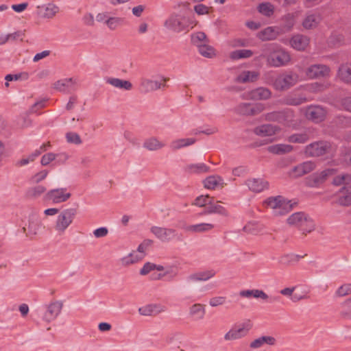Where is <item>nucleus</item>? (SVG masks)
Masks as SVG:
<instances>
[{"mask_svg": "<svg viewBox=\"0 0 351 351\" xmlns=\"http://www.w3.org/2000/svg\"><path fill=\"white\" fill-rule=\"evenodd\" d=\"M197 23L194 14L173 12L164 21V27L173 33L188 32Z\"/></svg>", "mask_w": 351, "mask_h": 351, "instance_id": "nucleus-1", "label": "nucleus"}, {"mask_svg": "<svg viewBox=\"0 0 351 351\" xmlns=\"http://www.w3.org/2000/svg\"><path fill=\"white\" fill-rule=\"evenodd\" d=\"M269 53L265 56L267 63L270 66L280 67L288 64L291 61V56L280 47L275 45L269 46Z\"/></svg>", "mask_w": 351, "mask_h": 351, "instance_id": "nucleus-2", "label": "nucleus"}, {"mask_svg": "<svg viewBox=\"0 0 351 351\" xmlns=\"http://www.w3.org/2000/svg\"><path fill=\"white\" fill-rule=\"evenodd\" d=\"M263 206L267 208L271 209L276 216L285 215L293 208L291 201L281 195L268 197L263 202Z\"/></svg>", "mask_w": 351, "mask_h": 351, "instance_id": "nucleus-3", "label": "nucleus"}, {"mask_svg": "<svg viewBox=\"0 0 351 351\" xmlns=\"http://www.w3.org/2000/svg\"><path fill=\"white\" fill-rule=\"evenodd\" d=\"M77 215V209L69 208L62 210L57 216L54 224L55 231L60 235L64 234L73 223Z\"/></svg>", "mask_w": 351, "mask_h": 351, "instance_id": "nucleus-4", "label": "nucleus"}, {"mask_svg": "<svg viewBox=\"0 0 351 351\" xmlns=\"http://www.w3.org/2000/svg\"><path fill=\"white\" fill-rule=\"evenodd\" d=\"M300 81L298 73L289 71L279 75L274 82L273 86L277 90H287Z\"/></svg>", "mask_w": 351, "mask_h": 351, "instance_id": "nucleus-5", "label": "nucleus"}, {"mask_svg": "<svg viewBox=\"0 0 351 351\" xmlns=\"http://www.w3.org/2000/svg\"><path fill=\"white\" fill-rule=\"evenodd\" d=\"M289 225L300 227L304 232H310L314 228L313 221L302 212L295 213L288 217Z\"/></svg>", "mask_w": 351, "mask_h": 351, "instance_id": "nucleus-6", "label": "nucleus"}, {"mask_svg": "<svg viewBox=\"0 0 351 351\" xmlns=\"http://www.w3.org/2000/svg\"><path fill=\"white\" fill-rule=\"evenodd\" d=\"M62 302L56 300L43 306L42 319L47 323L54 321L60 314L62 309Z\"/></svg>", "mask_w": 351, "mask_h": 351, "instance_id": "nucleus-7", "label": "nucleus"}, {"mask_svg": "<svg viewBox=\"0 0 351 351\" xmlns=\"http://www.w3.org/2000/svg\"><path fill=\"white\" fill-rule=\"evenodd\" d=\"M330 68L323 64H311L304 71L306 76L311 80L328 78L330 76Z\"/></svg>", "mask_w": 351, "mask_h": 351, "instance_id": "nucleus-8", "label": "nucleus"}, {"mask_svg": "<svg viewBox=\"0 0 351 351\" xmlns=\"http://www.w3.org/2000/svg\"><path fill=\"white\" fill-rule=\"evenodd\" d=\"M332 149V145L327 141H318L307 145L305 153L311 157H318L330 153Z\"/></svg>", "mask_w": 351, "mask_h": 351, "instance_id": "nucleus-9", "label": "nucleus"}, {"mask_svg": "<svg viewBox=\"0 0 351 351\" xmlns=\"http://www.w3.org/2000/svg\"><path fill=\"white\" fill-rule=\"evenodd\" d=\"M71 197V193L66 188L53 189L45 195V199L53 204H61L66 202Z\"/></svg>", "mask_w": 351, "mask_h": 351, "instance_id": "nucleus-10", "label": "nucleus"}, {"mask_svg": "<svg viewBox=\"0 0 351 351\" xmlns=\"http://www.w3.org/2000/svg\"><path fill=\"white\" fill-rule=\"evenodd\" d=\"M166 81L167 79L162 76H159L154 80L142 77L140 80V89L145 93L154 91L164 87Z\"/></svg>", "mask_w": 351, "mask_h": 351, "instance_id": "nucleus-11", "label": "nucleus"}, {"mask_svg": "<svg viewBox=\"0 0 351 351\" xmlns=\"http://www.w3.org/2000/svg\"><path fill=\"white\" fill-rule=\"evenodd\" d=\"M265 109V104L261 103H241L236 107V112L244 116H256Z\"/></svg>", "mask_w": 351, "mask_h": 351, "instance_id": "nucleus-12", "label": "nucleus"}, {"mask_svg": "<svg viewBox=\"0 0 351 351\" xmlns=\"http://www.w3.org/2000/svg\"><path fill=\"white\" fill-rule=\"evenodd\" d=\"M334 174V170L326 169L320 172H316L306 179V184L310 187H319L323 184L328 178Z\"/></svg>", "mask_w": 351, "mask_h": 351, "instance_id": "nucleus-13", "label": "nucleus"}, {"mask_svg": "<svg viewBox=\"0 0 351 351\" xmlns=\"http://www.w3.org/2000/svg\"><path fill=\"white\" fill-rule=\"evenodd\" d=\"M199 207H205V213H217L218 210L217 201L208 195H200L197 197L193 204Z\"/></svg>", "mask_w": 351, "mask_h": 351, "instance_id": "nucleus-14", "label": "nucleus"}, {"mask_svg": "<svg viewBox=\"0 0 351 351\" xmlns=\"http://www.w3.org/2000/svg\"><path fill=\"white\" fill-rule=\"evenodd\" d=\"M271 97V90L265 87H258L243 93L242 98L247 100H267Z\"/></svg>", "mask_w": 351, "mask_h": 351, "instance_id": "nucleus-15", "label": "nucleus"}, {"mask_svg": "<svg viewBox=\"0 0 351 351\" xmlns=\"http://www.w3.org/2000/svg\"><path fill=\"white\" fill-rule=\"evenodd\" d=\"M151 232L162 242H169L176 236V232L172 228H166L159 226H152L150 228Z\"/></svg>", "mask_w": 351, "mask_h": 351, "instance_id": "nucleus-16", "label": "nucleus"}, {"mask_svg": "<svg viewBox=\"0 0 351 351\" xmlns=\"http://www.w3.org/2000/svg\"><path fill=\"white\" fill-rule=\"evenodd\" d=\"M326 114V110L320 106H311L306 110V117L315 123L323 121Z\"/></svg>", "mask_w": 351, "mask_h": 351, "instance_id": "nucleus-17", "label": "nucleus"}, {"mask_svg": "<svg viewBox=\"0 0 351 351\" xmlns=\"http://www.w3.org/2000/svg\"><path fill=\"white\" fill-rule=\"evenodd\" d=\"M250 328V324H245L238 327H234L225 335L224 339L227 341H233L241 339L247 335Z\"/></svg>", "mask_w": 351, "mask_h": 351, "instance_id": "nucleus-18", "label": "nucleus"}, {"mask_svg": "<svg viewBox=\"0 0 351 351\" xmlns=\"http://www.w3.org/2000/svg\"><path fill=\"white\" fill-rule=\"evenodd\" d=\"M316 165L311 161H307L294 167L289 172V176L293 178L301 177L313 171Z\"/></svg>", "mask_w": 351, "mask_h": 351, "instance_id": "nucleus-19", "label": "nucleus"}, {"mask_svg": "<svg viewBox=\"0 0 351 351\" xmlns=\"http://www.w3.org/2000/svg\"><path fill=\"white\" fill-rule=\"evenodd\" d=\"M322 21V16L317 12H308L302 21V26L306 30L316 29Z\"/></svg>", "mask_w": 351, "mask_h": 351, "instance_id": "nucleus-20", "label": "nucleus"}, {"mask_svg": "<svg viewBox=\"0 0 351 351\" xmlns=\"http://www.w3.org/2000/svg\"><path fill=\"white\" fill-rule=\"evenodd\" d=\"M281 34L277 26H269L259 31L256 37L261 41H271L276 40Z\"/></svg>", "mask_w": 351, "mask_h": 351, "instance_id": "nucleus-21", "label": "nucleus"}, {"mask_svg": "<svg viewBox=\"0 0 351 351\" xmlns=\"http://www.w3.org/2000/svg\"><path fill=\"white\" fill-rule=\"evenodd\" d=\"M297 20V14L295 12H289L285 14L280 18L281 25L278 27L281 34L291 32Z\"/></svg>", "mask_w": 351, "mask_h": 351, "instance_id": "nucleus-22", "label": "nucleus"}, {"mask_svg": "<svg viewBox=\"0 0 351 351\" xmlns=\"http://www.w3.org/2000/svg\"><path fill=\"white\" fill-rule=\"evenodd\" d=\"M53 87L60 92L69 93L76 89V81L71 77L61 79L56 82Z\"/></svg>", "mask_w": 351, "mask_h": 351, "instance_id": "nucleus-23", "label": "nucleus"}, {"mask_svg": "<svg viewBox=\"0 0 351 351\" xmlns=\"http://www.w3.org/2000/svg\"><path fill=\"white\" fill-rule=\"evenodd\" d=\"M38 14L44 19H53L60 9L58 5L53 3H48L42 5H38Z\"/></svg>", "mask_w": 351, "mask_h": 351, "instance_id": "nucleus-24", "label": "nucleus"}, {"mask_svg": "<svg viewBox=\"0 0 351 351\" xmlns=\"http://www.w3.org/2000/svg\"><path fill=\"white\" fill-rule=\"evenodd\" d=\"M310 38L302 34H295L290 40L291 46L298 50L304 51L308 46Z\"/></svg>", "mask_w": 351, "mask_h": 351, "instance_id": "nucleus-25", "label": "nucleus"}, {"mask_svg": "<svg viewBox=\"0 0 351 351\" xmlns=\"http://www.w3.org/2000/svg\"><path fill=\"white\" fill-rule=\"evenodd\" d=\"M260 73L258 71H243L236 77L238 83H252L259 78Z\"/></svg>", "mask_w": 351, "mask_h": 351, "instance_id": "nucleus-26", "label": "nucleus"}, {"mask_svg": "<svg viewBox=\"0 0 351 351\" xmlns=\"http://www.w3.org/2000/svg\"><path fill=\"white\" fill-rule=\"evenodd\" d=\"M280 131V128L271 124H264L256 127L254 132L261 136H270L276 134Z\"/></svg>", "mask_w": 351, "mask_h": 351, "instance_id": "nucleus-27", "label": "nucleus"}, {"mask_svg": "<svg viewBox=\"0 0 351 351\" xmlns=\"http://www.w3.org/2000/svg\"><path fill=\"white\" fill-rule=\"evenodd\" d=\"M247 185L250 191L260 193L268 187V182L263 178H251L247 180Z\"/></svg>", "mask_w": 351, "mask_h": 351, "instance_id": "nucleus-28", "label": "nucleus"}, {"mask_svg": "<svg viewBox=\"0 0 351 351\" xmlns=\"http://www.w3.org/2000/svg\"><path fill=\"white\" fill-rule=\"evenodd\" d=\"M215 274L211 269L199 271L189 275L186 280L188 282L206 281L213 277Z\"/></svg>", "mask_w": 351, "mask_h": 351, "instance_id": "nucleus-29", "label": "nucleus"}, {"mask_svg": "<svg viewBox=\"0 0 351 351\" xmlns=\"http://www.w3.org/2000/svg\"><path fill=\"white\" fill-rule=\"evenodd\" d=\"M106 82L114 88L123 90H130L132 88V84L125 80L117 77H108L106 79Z\"/></svg>", "mask_w": 351, "mask_h": 351, "instance_id": "nucleus-30", "label": "nucleus"}, {"mask_svg": "<svg viewBox=\"0 0 351 351\" xmlns=\"http://www.w3.org/2000/svg\"><path fill=\"white\" fill-rule=\"evenodd\" d=\"M196 139L194 138H183L175 139L170 143V148L175 151L194 144Z\"/></svg>", "mask_w": 351, "mask_h": 351, "instance_id": "nucleus-31", "label": "nucleus"}, {"mask_svg": "<svg viewBox=\"0 0 351 351\" xmlns=\"http://www.w3.org/2000/svg\"><path fill=\"white\" fill-rule=\"evenodd\" d=\"M214 228V225L209 223H201L188 226L185 228L186 231L194 233H203L209 232Z\"/></svg>", "mask_w": 351, "mask_h": 351, "instance_id": "nucleus-32", "label": "nucleus"}, {"mask_svg": "<svg viewBox=\"0 0 351 351\" xmlns=\"http://www.w3.org/2000/svg\"><path fill=\"white\" fill-rule=\"evenodd\" d=\"M191 43L198 49L208 43L207 36L203 32H194L191 35Z\"/></svg>", "mask_w": 351, "mask_h": 351, "instance_id": "nucleus-33", "label": "nucleus"}, {"mask_svg": "<svg viewBox=\"0 0 351 351\" xmlns=\"http://www.w3.org/2000/svg\"><path fill=\"white\" fill-rule=\"evenodd\" d=\"M337 76L342 82L351 84V65L341 64L339 68Z\"/></svg>", "mask_w": 351, "mask_h": 351, "instance_id": "nucleus-34", "label": "nucleus"}, {"mask_svg": "<svg viewBox=\"0 0 351 351\" xmlns=\"http://www.w3.org/2000/svg\"><path fill=\"white\" fill-rule=\"evenodd\" d=\"M330 84L329 82H313L306 86V90L313 93H318L324 92L329 88Z\"/></svg>", "mask_w": 351, "mask_h": 351, "instance_id": "nucleus-35", "label": "nucleus"}, {"mask_svg": "<svg viewBox=\"0 0 351 351\" xmlns=\"http://www.w3.org/2000/svg\"><path fill=\"white\" fill-rule=\"evenodd\" d=\"M165 146V143L160 141L156 137H151L146 139L143 143V147L149 151H156L162 148Z\"/></svg>", "mask_w": 351, "mask_h": 351, "instance_id": "nucleus-36", "label": "nucleus"}, {"mask_svg": "<svg viewBox=\"0 0 351 351\" xmlns=\"http://www.w3.org/2000/svg\"><path fill=\"white\" fill-rule=\"evenodd\" d=\"M240 296L243 298H255L267 300L268 295L262 290L252 289V290H243L239 293Z\"/></svg>", "mask_w": 351, "mask_h": 351, "instance_id": "nucleus-37", "label": "nucleus"}, {"mask_svg": "<svg viewBox=\"0 0 351 351\" xmlns=\"http://www.w3.org/2000/svg\"><path fill=\"white\" fill-rule=\"evenodd\" d=\"M190 315L195 320H200L204 318L205 315V308L201 304H195L190 308Z\"/></svg>", "mask_w": 351, "mask_h": 351, "instance_id": "nucleus-38", "label": "nucleus"}, {"mask_svg": "<svg viewBox=\"0 0 351 351\" xmlns=\"http://www.w3.org/2000/svg\"><path fill=\"white\" fill-rule=\"evenodd\" d=\"M293 147L287 144H277L271 145L268 147V151L270 153L275 154H283L291 152Z\"/></svg>", "mask_w": 351, "mask_h": 351, "instance_id": "nucleus-39", "label": "nucleus"}, {"mask_svg": "<svg viewBox=\"0 0 351 351\" xmlns=\"http://www.w3.org/2000/svg\"><path fill=\"white\" fill-rule=\"evenodd\" d=\"M259 13L266 17H271L275 12V7L270 3H261L257 7Z\"/></svg>", "mask_w": 351, "mask_h": 351, "instance_id": "nucleus-40", "label": "nucleus"}, {"mask_svg": "<svg viewBox=\"0 0 351 351\" xmlns=\"http://www.w3.org/2000/svg\"><path fill=\"white\" fill-rule=\"evenodd\" d=\"M199 53L206 58H213L217 56V51L208 43L197 49Z\"/></svg>", "mask_w": 351, "mask_h": 351, "instance_id": "nucleus-41", "label": "nucleus"}, {"mask_svg": "<svg viewBox=\"0 0 351 351\" xmlns=\"http://www.w3.org/2000/svg\"><path fill=\"white\" fill-rule=\"evenodd\" d=\"M306 101L305 97L293 95H289L283 99V103L290 106H298Z\"/></svg>", "mask_w": 351, "mask_h": 351, "instance_id": "nucleus-42", "label": "nucleus"}, {"mask_svg": "<svg viewBox=\"0 0 351 351\" xmlns=\"http://www.w3.org/2000/svg\"><path fill=\"white\" fill-rule=\"evenodd\" d=\"M254 53L250 49H239L230 53V57L233 60L248 58L253 56Z\"/></svg>", "mask_w": 351, "mask_h": 351, "instance_id": "nucleus-43", "label": "nucleus"}, {"mask_svg": "<svg viewBox=\"0 0 351 351\" xmlns=\"http://www.w3.org/2000/svg\"><path fill=\"white\" fill-rule=\"evenodd\" d=\"M46 191V188L42 185H37L29 188L27 191V195L30 198H37Z\"/></svg>", "mask_w": 351, "mask_h": 351, "instance_id": "nucleus-44", "label": "nucleus"}, {"mask_svg": "<svg viewBox=\"0 0 351 351\" xmlns=\"http://www.w3.org/2000/svg\"><path fill=\"white\" fill-rule=\"evenodd\" d=\"M187 169L193 173H202L209 171L208 167L204 163L189 165L187 166Z\"/></svg>", "mask_w": 351, "mask_h": 351, "instance_id": "nucleus-45", "label": "nucleus"}, {"mask_svg": "<svg viewBox=\"0 0 351 351\" xmlns=\"http://www.w3.org/2000/svg\"><path fill=\"white\" fill-rule=\"evenodd\" d=\"M282 117L279 121V123H283L287 126H291L293 125L292 122L293 121V113L292 111L287 110L281 112Z\"/></svg>", "mask_w": 351, "mask_h": 351, "instance_id": "nucleus-46", "label": "nucleus"}, {"mask_svg": "<svg viewBox=\"0 0 351 351\" xmlns=\"http://www.w3.org/2000/svg\"><path fill=\"white\" fill-rule=\"evenodd\" d=\"M178 274V267L173 265H169L165 267L163 274H159L157 279H160L166 276H169L171 278L176 277Z\"/></svg>", "mask_w": 351, "mask_h": 351, "instance_id": "nucleus-47", "label": "nucleus"}, {"mask_svg": "<svg viewBox=\"0 0 351 351\" xmlns=\"http://www.w3.org/2000/svg\"><path fill=\"white\" fill-rule=\"evenodd\" d=\"M308 140V136L306 133L295 134L290 136L288 141L294 143H304Z\"/></svg>", "mask_w": 351, "mask_h": 351, "instance_id": "nucleus-48", "label": "nucleus"}, {"mask_svg": "<svg viewBox=\"0 0 351 351\" xmlns=\"http://www.w3.org/2000/svg\"><path fill=\"white\" fill-rule=\"evenodd\" d=\"M341 317L346 320H351V302L346 300L341 305Z\"/></svg>", "mask_w": 351, "mask_h": 351, "instance_id": "nucleus-49", "label": "nucleus"}, {"mask_svg": "<svg viewBox=\"0 0 351 351\" xmlns=\"http://www.w3.org/2000/svg\"><path fill=\"white\" fill-rule=\"evenodd\" d=\"M218 184L219 180L215 176H210L204 180V186L207 189H214Z\"/></svg>", "mask_w": 351, "mask_h": 351, "instance_id": "nucleus-50", "label": "nucleus"}, {"mask_svg": "<svg viewBox=\"0 0 351 351\" xmlns=\"http://www.w3.org/2000/svg\"><path fill=\"white\" fill-rule=\"evenodd\" d=\"M123 19L119 17H109L106 21V24L108 27L111 30H114L117 27L121 24Z\"/></svg>", "mask_w": 351, "mask_h": 351, "instance_id": "nucleus-51", "label": "nucleus"}, {"mask_svg": "<svg viewBox=\"0 0 351 351\" xmlns=\"http://www.w3.org/2000/svg\"><path fill=\"white\" fill-rule=\"evenodd\" d=\"M156 306L149 304L145 306H142L138 308V312L141 315L144 316H150L156 312Z\"/></svg>", "mask_w": 351, "mask_h": 351, "instance_id": "nucleus-52", "label": "nucleus"}, {"mask_svg": "<svg viewBox=\"0 0 351 351\" xmlns=\"http://www.w3.org/2000/svg\"><path fill=\"white\" fill-rule=\"evenodd\" d=\"M243 232L247 234H256L260 231V228L257 223L249 222L243 228Z\"/></svg>", "mask_w": 351, "mask_h": 351, "instance_id": "nucleus-53", "label": "nucleus"}, {"mask_svg": "<svg viewBox=\"0 0 351 351\" xmlns=\"http://www.w3.org/2000/svg\"><path fill=\"white\" fill-rule=\"evenodd\" d=\"M48 173L49 171L47 170H42L32 176L30 181L32 183H39L47 178Z\"/></svg>", "mask_w": 351, "mask_h": 351, "instance_id": "nucleus-54", "label": "nucleus"}, {"mask_svg": "<svg viewBox=\"0 0 351 351\" xmlns=\"http://www.w3.org/2000/svg\"><path fill=\"white\" fill-rule=\"evenodd\" d=\"M193 10L199 16L208 14L210 10V8L202 3H198L195 5L193 8Z\"/></svg>", "mask_w": 351, "mask_h": 351, "instance_id": "nucleus-55", "label": "nucleus"}, {"mask_svg": "<svg viewBox=\"0 0 351 351\" xmlns=\"http://www.w3.org/2000/svg\"><path fill=\"white\" fill-rule=\"evenodd\" d=\"M66 138L69 143H73L75 145H79L81 144L82 143L80 136L75 132L66 133Z\"/></svg>", "mask_w": 351, "mask_h": 351, "instance_id": "nucleus-56", "label": "nucleus"}, {"mask_svg": "<svg viewBox=\"0 0 351 351\" xmlns=\"http://www.w3.org/2000/svg\"><path fill=\"white\" fill-rule=\"evenodd\" d=\"M336 293L338 296L340 297L351 294V284H345L341 285L337 289Z\"/></svg>", "mask_w": 351, "mask_h": 351, "instance_id": "nucleus-57", "label": "nucleus"}, {"mask_svg": "<svg viewBox=\"0 0 351 351\" xmlns=\"http://www.w3.org/2000/svg\"><path fill=\"white\" fill-rule=\"evenodd\" d=\"M58 156V155H56L51 152L47 153L42 156L40 162L42 165L47 166L51 162L53 161Z\"/></svg>", "mask_w": 351, "mask_h": 351, "instance_id": "nucleus-58", "label": "nucleus"}, {"mask_svg": "<svg viewBox=\"0 0 351 351\" xmlns=\"http://www.w3.org/2000/svg\"><path fill=\"white\" fill-rule=\"evenodd\" d=\"M282 116L281 112H271L265 114V119L268 121L279 122Z\"/></svg>", "mask_w": 351, "mask_h": 351, "instance_id": "nucleus-59", "label": "nucleus"}, {"mask_svg": "<svg viewBox=\"0 0 351 351\" xmlns=\"http://www.w3.org/2000/svg\"><path fill=\"white\" fill-rule=\"evenodd\" d=\"M154 267H156V264L147 262L144 264L143 267L140 270V274L142 276L147 275L151 271L154 270Z\"/></svg>", "mask_w": 351, "mask_h": 351, "instance_id": "nucleus-60", "label": "nucleus"}, {"mask_svg": "<svg viewBox=\"0 0 351 351\" xmlns=\"http://www.w3.org/2000/svg\"><path fill=\"white\" fill-rule=\"evenodd\" d=\"M153 241L151 239H145L138 247L137 251L142 254H144L145 250L152 245Z\"/></svg>", "mask_w": 351, "mask_h": 351, "instance_id": "nucleus-61", "label": "nucleus"}, {"mask_svg": "<svg viewBox=\"0 0 351 351\" xmlns=\"http://www.w3.org/2000/svg\"><path fill=\"white\" fill-rule=\"evenodd\" d=\"M341 157L343 162L351 166V148L345 149L342 153Z\"/></svg>", "mask_w": 351, "mask_h": 351, "instance_id": "nucleus-62", "label": "nucleus"}, {"mask_svg": "<svg viewBox=\"0 0 351 351\" xmlns=\"http://www.w3.org/2000/svg\"><path fill=\"white\" fill-rule=\"evenodd\" d=\"M108 233V230L106 227H101L93 231V234L96 238H102L106 237Z\"/></svg>", "mask_w": 351, "mask_h": 351, "instance_id": "nucleus-63", "label": "nucleus"}, {"mask_svg": "<svg viewBox=\"0 0 351 351\" xmlns=\"http://www.w3.org/2000/svg\"><path fill=\"white\" fill-rule=\"evenodd\" d=\"M338 203L343 206H351V194L349 193L347 195L340 197L338 199Z\"/></svg>", "mask_w": 351, "mask_h": 351, "instance_id": "nucleus-64", "label": "nucleus"}]
</instances>
